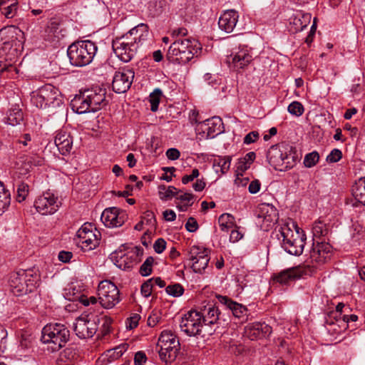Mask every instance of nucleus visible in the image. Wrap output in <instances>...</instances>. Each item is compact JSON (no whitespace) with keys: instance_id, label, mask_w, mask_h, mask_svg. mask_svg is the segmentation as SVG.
<instances>
[{"instance_id":"1","label":"nucleus","mask_w":365,"mask_h":365,"mask_svg":"<svg viewBox=\"0 0 365 365\" xmlns=\"http://www.w3.org/2000/svg\"><path fill=\"white\" fill-rule=\"evenodd\" d=\"M148 35V26L140 24L126 34L113 41V51L120 60L129 62L135 55L139 46L147 40Z\"/></svg>"},{"instance_id":"2","label":"nucleus","mask_w":365,"mask_h":365,"mask_svg":"<svg viewBox=\"0 0 365 365\" xmlns=\"http://www.w3.org/2000/svg\"><path fill=\"white\" fill-rule=\"evenodd\" d=\"M202 52L201 43L193 38H177L170 46L167 58L170 61L185 64Z\"/></svg>"},{"instance_id":"3","label":"nucleus","mask_w":365,"mask_h":365,"mask_svg":"<svg viewBox=\"0 0 365 365\" xmlns=\"http://www.w3.org/2000/svg\"><path fill=\"white\" fill-rule=\"evenodd\" d=\"M105 88L99 87L88 89L76 96L71 102L73 110L82 114L96 112L107 104Z\"/></svg>"},{"instance_id":"4","label":"nucleus","mask_w":365,"mask_h":365,"mask_svg":"<svg viewBox=\"0 0 365 365\" xmlns=\"http://www.w3.org/2000/svg\"><path fill=\"white\" fill-rule=\"evenodd\" d=\"M276 232L277 237L282 242V246L286 252L297 256L302 254L305 244L304 235L299 232V229L294 222H286L279 226Z\"/></svg>"},{"instance_id":"5","label":"nucleus","mask_w":365,"mask_h":365,"mask_svg":"<svg viewBox=\"0 0 365 365\" xmlns=\"http://www.w3.org/2000/svg\"><path fill=\"white\" fill-rule=\"evenodd\" d=\"M39 276L33 270L21 269L10 274L9 286L15 296H23L32 292L36 287Z\"/></svg>"},{"instance_id":"6","label":"nucleus","mask_w":365,"mask_h":365,"mask_svg":"<svg viewBox=\"0 0 365 365\" xmlns=\"http://www.w3.org/2000/svg\"><path fill=\"white\" fill-rule=\"evenodd\" d=\"M97 51L95 43L91 41L73 43L67 50L70 63L75 66L82 67L89 64Z\"/></svg>"},{"instance_id":"7","label":"nucleus","mask_w":365,"mask_h":365,"mask_svg":"<svg viewBox=\"0 0 365 365\" xmlns=\"http://www.w3.org/2000/svg\"><path fill=\"white\" fill-rule=\"evenodd\" d=\"M32 105L40 109L58 106L61 99L58 90L51 84H46L31 93Z\"/></svg>"},{"instance_id":"8","label":"nucleus","mask_w":365,"mask_h":365,"mask_svg":"<svg viewBox=\"0 0 365 365\" xmlns=\"http://www.w3.org/2000/svg\"><path fill=\"white\" fill-rule=\"evenodd\" d=\"M70 336L69 330L61 324H48L42 330L41 341L43 343L53 344V351L59 350L65 346Z\"/></svg>"},{"instance_id":"9","label":"nucleus","mask_w":365,"mask_h":365,"mask_svg":"<svg viewBox=\"0 0 365 365\" xmlns=\"http://www.w3.org/2000/svg\"><path fill=\"white\" fill-rule=\"evenodd\" d=\"M158 346L160 347L159 356L165 361H173L178 352L180 342L171 331H163L158 339Z\"/></svg>"},{"instance_id":"10","label":"nucleus","mask_w":365,"mask_h":365,"mask_svg":"<svg viewBox=\"0 0 365 365\" xmlns=\"http://www.w3.org/2000/svg\"><path fill=\"white\" fill-rule=\"evenodd\" d=\"M101 232L96 229L93 230L91 223H85L76 233L75 239L77 245L84 252L94 250L101 241Z\"/></svg>"},{"instance_id":"11","label":"nucleus","mask_w":365,"mask_h":365,"mask_svg":"<svg viewBox=\"0 0 365 365\" xmlns=\"http://www.w3.org/2000/svg\"><path fill=\"white\" fill-rule=\"evenodd\" d=\"M317 272V266L313 264H302L286 269L275 274L272 277L273 281L281 284H287L289 282L304 276H312Z\"/></svg>"},{"instance_id":"12","label":"nucleus","mask_w":365,"mask_h":365,"mask_svg":"<svg viewBox=\"0 0 365 365\" xmlns=\"http://www.w3.org/2000/svg\"><path fill=\"white\" fill-rule=\"evenodd\" d=\"M143 255V250L135 247L130 250H118L111 254L110 259L114 264L121 269L125 270L133 267L140 261Z\"/></svg>"},{"instance_id":"13","label":"nucleus","mask_w":365,"mask_h":365,"mask_svg":"<svg viewBox=\"0 0 365 365\" xmlns=\"http://www.w3.org/2000/svg\"><path fill=\"white\" fill-rule=\"evenodd\" d=\"M98 296L101 306L106 309L113 308L120 302V292L110 281L105 280L99 283Z\"/></svg>"},{"instance_id":"14","label":"nucleus","mask_w":365,"mask_h":365,"mask_svg":"<svg viewBox=\"0 0 365 365\" xmlns=\"http://www.w3.org/2000/svg\"><path fill=\"white\" fill-rule=\"evenodd\" d=\"M202 312L196 310H190L182 318L180 324V329L188 336H199L202 332Z\"/></svg>"},{"instance_id":"15","label":"nucleus","mask_w":365,"mask_h":365,"mask_svg":"<svg viewBox=\"0 0 365 365\" xmlns=\"http://www.w3.org/2000/svg\"><path fill=\"white\" fill-rule=\"evenodd\" d=\"M210 250L200 246H192L187 252V259L191 262L190 267L195 273H202L210 262Z\"/></svg>"},{"instance_id":"16","label":"nucleus","mask_w":365,"mask_h":365,"mask_svg":"<svg viewBox=\"0 0 365 365\" xmlns=\"http://www.w3.org/2000/svg\"><path fill=\"white\" fill-rule=\"evenodd\" d=\"M332 255L331 246L325 242L316 240V243H313V247L310 251L309 259L305 262L304 264H313L318 267L326 263L330 259Z\"/></svg>"},{"instance_id":"17","label":"nucleus","mask_w":365,"mask_h":365,"mask_svg":"<svg viewBox=\"0 0 365 365\" xmlns=\"http://www.w3.org/2000/svg\"><path fill=\"white\" fill-rule=\"evenodd\" d=\"M6 31L11 36V41H5L3 43L1 49L6 52L10 53L11 55L16 54L20 48H23L24 42V34L19 28L11 26L8 28H4L0 32Z\"/></svg>"},{"instance_id":"18","label":"nucleus","mask_w":365,"mask_h":365,"mask_svg":"<svg viewBox=\"0 0 365 365\" xmlns=\"http://www.w3.org/2000/svg\"><path fill=\"white\" fill-rule=\"evenodd\" d=\"M98 327L96 319L91 320L88 316L80 317L74 324V331L80 339L92 337L97 331Z\"/></svg>"},{"instance_id":"19","label":"nucleus","mask_w":365,"mask_h":365,"mask_svg":"<svg viewBox=\"0 0 365 365\" xmlns=\"http://www.w3.org/2000/svg\"><path fill=\"white\" fill-rule=\"evenodd\" d=\"M126 219L125 212L115 207L105 209L101 217V222L108 227H120Z\"/></svg>"},{"instance_id":"20","label":"nucleus","mask_w":365,"mask_h":365,"mask_svg":"<svg viewBox=\"0 0 365 365\" xmlns=\"http://www.w3.org/2000/svg\"><path fill=\"white\" fill-rule=\"evenodd\" d=\"M43 162V159L37 155H23L15 163L14 175L18 178L23 177L31 170L33 166L41 165Z\"/></svg>"},{"instance_id":"21","label":"nucleus","mask_w":365,"mask_h":365,"mask_svg":"<svg viewBox=\"0 0 365 365\" xmlns=\"http://www.w3.org/2000/svg\"><path fill=\"white\" fill-rule=\"evenodd\" d=\"M133 78L134 72L132 70L116 71L112 82L113 90L118 93H125L130 88Z\"/></svg>"},{"instance_id":"22","label":"nucleus","mask_w":365,"mask_h":365,"mask_svg":"<svg viewBox=\"0 0 365 365\" xmlns=\"http://www.w3.org/2000/svg\"><path fill=\"white\" fill-rule=\"evenodd\" d=\"M257 216L258 218L262 219V223L267 229L274 225L278 220L277 210L268 203H262L258 206Z\"/></svg>"},{"instance_id":"23","label":"nucleus","mask_w":365,"mask_h":365,"mask_svg":"<svg viewBox=\"0 0 365 365\" xmlns=\"http://www.w3.org/2000/svg\"><path fill=\"white\" fill-rule=\"evenodd\" d=\"M34 206L41 215H51L58 209L56 197L53 195L46 193L36 200Z\"/></svg>"},{"instance_id":"24","label":"nucleus","mask_w":365,"mask_h":365,"mask_svg":"<svg viewBox=\"0 0 365 365\" xmlns=\"http://www.w3.org/2000/svg\"><path fill=\"white\" fill-rule=\"evenodd\" d=\"M252 61V56L247 50L242 49L239 51L235 55H230L227 57V63L230 68L236 71L243 69L247 66Z\"/></svg>"},{"instance_id":"25","label":"nucleus","mask_w":365,"mask_h":365,"mask_svg":"<svg viewBox=\"0 0 365 365\" xmlns=\"http://www.w3.org/2000/svg\"><path fill=\"white\" fill-rule=\"evenodd\" d=\"M272 327L265 323H252L245 327V334L251 340H256L270 334Z\"/></svg>"},{"instance_id":"26","label":"nucleus","mask_w":365,"mask_h":365,"mask_svg":"<svg viewBox=\"0 0 365 365\" xmlns=\"http://www.w3.org/2000/svg\"><path fill=\"white\" fill-rule=\"evenodd\" d=\"M54 143L60 153L66 155L70 153L73 147V138L66 130H59L55 136Z\"/></svg>"},{"instance_id":"27","label":"nucleus","mask_w":365,"mask_h":365,"mask_svg":"<svg viewBox=\"0 0 365 365\" xmlns=\"http://www.w3.org/2000/svg\"><path fill=\"white\" fill-rule=\"evenodd\" d=\"M267 158L269 165L275 170H284V149L282 150L277 145L272 146L267 152Z\"/></svg>"},{"instance_id":"28","label":"nucleus","mask_w":365,"mask_h":365,"mask_svg":"<svg viewBox=\"0 0 365 365\" xmlns=\"http://www.w3.org/2000/svg\"><path fill=\"white\" fill-rule=\"evenodd\" d=\"M238 20V14L234 10L225 11L219 19V27L227 33L233 31Z\"/></svg>"},{"instance_id":"29","label":"nucleus","mask_w":365,"mask_h":365,"mask_svg":"<svg viewBox=\"0 0 365 365\" xmlns=\"http://www.w3.org/2000/svg\"><path fill=\"white\" fill-rule=\"evenodd\" d=\"M62 19L59 16H54L49 19L44 29L43 36L48 41H53L55 38H59L61 32L60 29Z\"/></svg>"},{"instance_id":"30","label":"nucleus","mask_w":365,"mask_h":365,"mask_svg":"<svg viewBox=\"0 0 365 365\" xmlns=\"http://www.w3.org/2000/svg\"><path fill=\"white\" fill-rule=\"evenodd\" d=\"M204 125L207 127V135L210 138H214L224 130L222 120L217 116H214L204 121Z\"/></svg>"},{"instance_id":"31","label":"nucleus","mask_w":365,"mask_h":365,"mask_svg":"<svg viewBox=\"0 0 365 365\" xmlns=\"http://www.w3.org/2000/svg\"><path fill=\"white\" fill-rule=\"evenodd\" d=\"M217 299L220 303L227 306V307L232 311L233 315L237 318H240L247 312L245 307L232 301L227 297L218 296Z\"/></svg>"},{"instance_id":"32","label":"nucleus","mask_w":365,"mask_h":365,"mask_svg":"<svg viewBox=\"0 0 365 365\" xmlns=\"http://www.w3.org/2000/svg\"><path fill=\"white\" fill-rule=\"evenodd\" d=\"M351 192L356 202L365 205V177L359 178L354 183Z\"/></svg>"},{"instance_id":"33","label":"nucleus","mask_w":365,"mask_h":365,"mask_svg":"<svg viewBox=\"0 0 365 365\" xmlns=\"http://www.w3.org/2000/svg\"><path fill=\"white\" fill-rule=\"evenodd\" d=\"M312 16L310 14H302L300 13L295 16L291 24L294 26V31H301L304 29L310 23Z\"/></svg>"},{"instance_id":"34","label":"nucleus","mask_w":365,"mask_h":365,"mask_svg":"<svg viewBox=\"0 0 365 365\" xmlns=\"http://www.w3.org/2000/svg\"><path fill=\"white\" fill-rule=\"evenodd\" d=\"M0 11L1 14L7 19L13 18L17 11V2L14 0H1Z\"/></svg>"},{"instance_id":"35","label":"nucleus","mask_w":365,"mask_h":365,"mask_svg":"<svg viewBox=\"0 0 365 365\" xmlns=\"http://www.w3.org/2000/svg\"><path fill=\"white\" fill-rule=\"evenodd\" d=\"M207 312L205 314H203V319L202 322L205 324V327L207 324H215L219 319L220 312L218 307L215 305L210 306L207 309L205 308L204 312Z\"/></svg>"},{"instance_id":"36","label":"nucleus","mask_w":365,"mask_h":365,"mask_svg":"<svg viewBox=\"0 0 365 365\" xmlns=\"http://www.w3.org/2000/svg\"><path fill=\"white\" fill-rule=\"evenodd\" d=\"M219 225L222 231H228L229 229L237 227L235 223V217L228 213L222 214L218 219Z\"/></svg>"},{"instance_id":"37","label":"nucleus","mask_w":365,"mask_h":365,"mask_svg":"<svg viewBox=\"0 0 365 365\" xmlns=\"http://www.w3.org/2000/svg\"><path fill=\"white\" fill-rule=\"evenodd\" d=\"M96 321L98 324H101V327L98 329L99 333L98 336L103 337L108 334L110 331L111 319L106 316L101 317V318L96 317Z\"/></svg>"},{"instance_id":"38","label":"nucleus","mask_w":365,"mask_h":365,"mask_svg":"<svg viewBox=\"0 0 365 365\" xmlns=\"http://www.w3.org/2000/svg\"><path fill=\"white\" fill-rule=\"evenodd\" d=\"M180 192H181V190H178L174 186H168V187L165 185L159 186L158 193L160 198L163 200H167L173 197H177Z\"/></svg>"},{"instance_id":"39","label":"nucleus","mask_w":365,"mask_h":365,"mask_svg":"<svg viewBox=\"0 0 365 365\" xmlns=\"http://www.w3.org/2000/svg\"><path fill=\"white\" fill-rule=\"evenodd\" d=\"M10 202V192L0 181V215L9 207Z\"/></svg>"},{"instance_id":"40","label":"nucleus","mask_w":365,"mask_h":365,"mask_svg":"<svg viewBox=\"0 0 365 365\" xmlns=\"http://www.w3.org/2000/svg\"><path fill=\"white\" fill-rule=\"evenodd\" d=\"M23 112L19 108H12L8 113L7 123L11 125H16L19 124L23 120Z\"/></svg>"},{"instance_id":"41","label":"nucleus","mask_w":365,"mask_h":365,"mask_svg":"<svg viewBox=\"0 0 365 365\" xmlns=\"http://www.w3.org/2000/svg\"><path fill=\"white\" fill-rule=\"evenodd\" d=\"M312 232L314 237V240L316 241L317 238L320 239L322 237H326L329 233V229L325 223L319 220L314 222Z\"/></svg>"},{"instance_id":"42","label":"nucleus","mask_w":365,"mask_h":365,"mask_svg":"<svg viewBox=\"0 0 365 365\" xmlns=\"http://www.w3.org/2000/svg\"><path fill=\"white\" fill-rule=\"evenodd\" d=\"M297 157L295 156V153H292V148L290 147L289 153L287 148H284V170L291 168L294 166L296 163Z\"/></svg>"},{"instance_id":"43","label":"nucleus","mask_w":365,"mask_h":365,"mask_svg":"<svg viewBox=\"0 0 365 365\" xmlns=\"http://www.w3.org/2000/svg\"><path fill=\"white\" fill-rule=\"evenodd\" d=\"M0 73L6 75V77L13 78L17 74V69L11 63L0 61Z\"/></svg>"},{"instance_id":"44","label":"nucleus","mask_w":365,"mask_h":365,"mask_svg":"<svg viewBox=\"0 0 365 365\" xmlns=\"http://www.w3.org/2000/svg\"><path fill=\"white\" fill-rule=\"evenodd\" d=\"M161 96L162 91L159 88L155 89L154 91L150 93L149 101L150 103V110L153 112L158 110Z\"/></svg>"},{"instance_id":"45","label":"nucleus","mask_w":365,"mask_h":365,"mask_svg":"<svg viewBox=\"0 0 365 365\" xmlns=\"http://www.w3.org/2000/svg\"><path fill=\"white\" fill-rule=\"evenodd\" d=\"M29 192V186L28 184L21 182L17 186V195L16 200L18 202H21L26 200Z\"/></svg>"},{"instance_id":"46","label":"nucleus","mask_w":365,"mask_h":365,"mask_svg":"<svg viewBox=\"0 0 365 365\" xmlns=\"http://www.w3.org/2000/svg\"><path fill=\"white\" fill-rule=\"evenodd\" d=\"M288 112L295 116H301L304 111V108L303 105L299 101H293L291 103L287 108Z\"/></svg>"},{"instance_id":"47","label":"nucleus","mask_w":365,"mask_h":365,"mask_svg":"<svg viewBox=\"0 0 365 365\" xmlns=\"http://www.w3.org/2000/svg\"><path fill=\"white\" fill-rule=\"evenodd\" d=\"M217 165L220 168L222 174L226 173L230 167L231 158L230 156L220 157L215 160V165Z\"/></svg>"},{"instance_id":"48","label":"nucleus","mask_w":365,"mask_h":365,"mask_svg":"<svg viewBox=\"0 0 365 365\" xmlns=\"http://www.w3.org/2000/svg\"><path fill=\"white\" fill-rule=\"evenodd\" d=\"M165 291L169 295L177 297L183 294L184 288L180 284L175 283L166 287Z\"/></svg>"},{"instance_id":"49","label":"nucleus","mask_w":365,"mask_h":365,"mask_svg":"<svg viewBox=\"0 0 365 365\" xmlns=\"http://www.w3.org/2000/svg\"><path fill=\"white\" fill-rule=\"evenodd\" d=\"M154 262L153 257H148L140 267V273L142 276H148L152 273V266Z\"/></svg>"},{"instance_id":"50","label":"nucleus","mask_w":365,"mask_h":365,"mask_svg":"<svg viewBox=\"0 0 365 365\" xmlns=\"http://www.w3.org/2000/svg\"><path fill=\"white\" fill-rule=\"evenodd\" d=\"M319 160V153L316 151L308 153L305 155L304 159V166L307 168H312L314 166Z\"/></svg>"},{"instance_id":"51","label":"nucleus","mask_w":365,"mask_h":365,"mask_svg":"<svg viewBox=\"0 0 365 365\" xmlns=\"http://www.w3.org/2000/svg\"><path fill=\"white\" fill-rule=\"evenodd\" d=\"M31 138L28 133L22 135L17 140L16 144L19 145V148L24 150H26L27 148H31Z\"/></svg>"},{"instance_id":"52","label":"nucleus","mask_w":365,"mask_h":365,"mask_svg":"<svg viewBox=\"0 0 365 365\" xmlns=\"http://www.w3.org/2000/svg\"><path fill=\"white\" fill-rule=\"evenodd\" d=\"M153 279H150L141 285V293L145 297H148L152 294Z\"/></svg>"},{"instance_id":"53","label":"nucleus","mask_w":365,"mask_h":365,"mask_svg":"<svg viewBox=\"0 0 365 365\" xmlns=\"http://www.w3.org/2000/svg\"><path fill=\"white\" fill-rule=\"evenodd\" d=\"M341 151L339 149H334L327 157V161L329 163H336L341 158Z\"/></svg>"},{"instance_id":"54","label":"nucleus","mask_w":365,"mask_h":365,"mask_svg":"<svg viewBox=\"0 0 365 365\" xmlns=\"http://www.w3.org/2000/svg\"><path fill=\"white\" fill-rule=\"evenodd\" d=\"M172 36L175 38H186L187 35V30L185 28H178L173 29L171 34Z\"/></svg>"},{"instance_id":"55","label":"nucleus","mask_w":365,"mask_h":365,"mask_svg":"<svg viewBox=\"0 0 365 365\" xmlns=\"http://www.w3.org/2000/svg\"><path fill=\"white\" fill-rule=\"evenodd\" d=\"M185 228L190 232H195L198 228L197 220L194 217H189L185 223Z\"/></svg>"},{"instance_id":"56","label":"nucleus","mask_w":365,"mask_h":365,"mask_svg":"<svg viewBox=\"0 0 365 365\" xmlns=\"http://www.w3.org/2000/svg\"><path fill=\"white\" fill-rule=\"evenodd\" d=\"M166 247V242L163 238H158L153 245V248L155 252L162 253Z\"/></svg>"},{"instance_id":"57","label":"nucleus","mask_w":365,"mask_h":365,"mask_svg":"<svg viewBox=\"0 0 365 365\" xmlns=\"http://www.w3.org/2000/svg\"><path fill=\"white\" fill-rule=\"evenodd\" d=\"M250 165L242 159H239L236 168L237 175H242V173L250 168Z\"/></svg>"},{"instance_id":"58","label":"nucleus","mask_w":365,"mask_h":365,"mask_svg":"<svg viewBox=\"0 0 365 365\" xmlns=\"http://www.w3.org/2000/svg\"><path fill=\"white\" fill-rule=\"evenodd\" d=\"M147 360V357L143 351H138L135 354L134 357V363L135 365H142L143 363H145Z\"/></svg>"},{"instance_id":"59","label":"nucleus","mask_w":365,"mask_h":365,"mask_svg":"<svg viewBox=\"0 0 365 365\" xmlns=\"http://www.w3.org/2000/svg\"><path fill=\"white\" fill-rule=\"evenodd\" d=\"M143 220H145L146 222L150 225H155L156 223V220L154 213L152 211H146L144 213Z\"/></svg>"},{"instance_id":"60","label":"nucleus","mask_w":365,"mask_h":365,"mask_svg":"<svg viewBox=\"0 0 365 365\" xmlns=\"http://www.w3.org/2000/svg\"><path fill=\"white\" fill-rule=\"evenodd\" d=\"M180 151L176 148H170L166 151V156L169 160H175L179 158Z\"/></svg>"},{"instance_id":"61","label":"nucleus","mask_w":365,"mask_h":365,"mask_svg":"<svg viewBox=\"0 0 365 365\" xmlns=\"http://www.w3.org/2000/svg\"><path fill=\"white\" fill-rule=\"evenodd\" d=\"M259 137V134L256 131H252L245 135L244 138V143L245 144H250L257 140Z\"/></svg>"},{"instance_id":"62","label":"nucleus","mask_w":365,"mask_h":365,"mask_svg":"<svg viewBox=\"0 0 365 365\" xmlns=\"http://www.w3.org/2000/svg\"><path fill=\"white\" fill-rule=\"evenodd\" d=\"M363 91L362 81L358 79L351 86V92L354 94H359Z\"/></svg>"},{"instance_id":"63","label":"nucleus","mask_w":365,"mask_h":365,"mask_svg":"<svg viewBox=\"0 0 365 365\" xmlns=\"http://www.w3.org/2000/svg\"><path fill=\"white\" fill-rule=\"evenodd\" d=\"M73 257L71 252L61 251L58 254V259L64 263L68 262Z\"/></svg>"},{"instance_id":"64","label":"nucleus","mask_w":365,"mask_h":365,"mask_svg":"<svg viewBox=\"0 0 365 365\" xmlns=\"http://www.w3.org/2000/svg\"><path fill=\"white\" fill-rule=\"evenodd\" d=\"M243 237V234L241 233L238 230H232L230 233V240L232 242H238Z\"/></svg>"}]
</instances>
